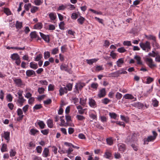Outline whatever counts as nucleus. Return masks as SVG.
Listing matches in <instances>:
<instances>
[{"instance_id":"4be33fe9","label":"nucleus","mask_w":160,"mask_h":160,"mask_svg":"<svg viewBox=\"0 0 160 160\" xmlns=\"http://www.w3.org/2000/svg\"><path fill=\"white\" fill-rule=\"evenodd\" d=\"M107 144L109 145H112L113 144V140L112 138H109L106 139Z\"/></svg>"},{"instance_id":"b1692460","label":"nucleus","mask_w":160,"mask_h":160,"mask_svg":"<svg viewBox=\"0 0 160 160\" xmlns=\"http://www.w3.org/2000/svg\"><path fill=\"white\" fill-rule=\"evenodd\" d=\"M11 58L12 60H15L19 58V56L17 53H13L12 55Z\"/></svg>"},{"instance_id":"1a4fd4ad","label":"nucleus","mask_w":160,"mask_h":160,"mask_svg":"<svg viewBox=\"0 0 160 160\" xmlns=\"http://www.w3.org/2000/svg\"><path fill=\"white\" fill-rule=\"evenodd\" d=\"M118 147L119 151L122 152H124L126 149V146L124 144L119 143L118 144Z\"/></svg>"},{"instance_id":"6e6d98bb","label":"nucleus","mask_w":160,"mask_h":160,"mask_svg":"<svg viewBox=\"0 0 160 160\" xmlns=\"http://www.w3.org/2000/svg\"><path fill=\"white\" fill-rule=\"evenodd\" d=\"M41 132L44 135H47L49 132V130L48 129H44L41 131Z\"/></svg>"},{"instance_id":"774afa93","label":"nucleus","mask_w":160,"mask_h":160,"mask_svg":"<svg viewBox=\"0 0 160 160\" xmlns=\"http://www.w3.org/2000/svg\"><path fill=\"white\" fill-rule=\"evenodd\" d=\"M58 48H55L52 50V53L53 54H55L58 53Z\"/></svg>"},{"instance_id":"13d9d810","label":"nucleus","mask_w":160,"mask_h":160,"mask_svg":"<svg viewBox=\"0 0 160 160\" xmlns=\"http://www.w3.org/2000/svg\"><path fill=\"white\" fill-rule=\"evenodd\" d=\"M42 108V106L41 104H37L33 107V109H34L38 110Z\"/></svg>"},{"instance_id":"3c124183","label":"nucleus","mask_w":160,"mask_h":160,"mask_svg":"<svg viewBox=\"0 0 160 160\" xmlns=\"http://www.w3.org/2000/svg\"><path fill=\"white\" fill-rule=\"evenodd\" d=\"M98 86L97 83H92L91 85V87L93 88L97 89Z\"/></svg>"},{"instance_id":"5701e85b","label":"nucleus","mask_w":160,"mask_h":160,"mask_svg":"<svg viewBox=\"0 0 160 160\" xmlns=\"http://www.w3.org/2000/svg\"><path fill=\"white\" fill-rule=\"evenodd\" d=\"M49 16L50 19L52 20H55L56 18V14L54 13H49Z\"/></svg>"},{"instance_id":"052dcab7","label":"nucleus","mask_w":160,"mask_h":160,"mask_svg":"<svg viewBox=\"0 0 160 160\" xmlns=\"http://www.w3.org/2000/svg\"><path fill=\"white\" fill-rule=\"evenodd\" d=\"M10 156L12 157L14 156L16 154V152L13 150L12 149L10 152Z\"/></svg>"},{"instance_id":"0e129e2a","label":"nucleus","mask_w":160,"mask_h":160,"mask_svg":"<svg viewBox=\"0 0 160 160\" xmlns=\"http://www.w3.org/2000/svg\"><path fill=\"white\" fill-rule=\"evenodd\" d=\"M52 100L50 99H48L46 101H44V103L45 104L48 105L51 103Z\"/></svg>"},{"instance_id":"2f4dec72","label":"nucleus","mask_w":160,"mask_h":160,"mask_svg":"<svg viewBox=\"0 0 160 160\" xmlns=\"http://www.w3.org/2000/svg\"><path fill=\"white\" fill-rule=\"evenodd\" d=\"M30 35L32 38H36L38 37V36L36 34V32L35 31L32 32L30 34Z\"/></svg>"},{"instance_id":"09e8293b","label":"nucleus","mask_w":160,"mask_h":160,"mask_svg":"<svg viewBox=\"0 0 160 160\" xmlns=\"http://www.w3.org/2000/svg\"><path fill=\"white\" fill-rule=\"evenodd\" d=\"M7 99L8 101L11 102L12 100V95L9 94L7 95Z\"/></svg>"},{"instance_id":"864d4df0","label":"nucleus","mask_w":160,"mask_h":160,"mask_svg":"<svg viewBox=\"0 0 160 160\" xmlns=\"http://www.w3.org/2000/svg\"><path fill=\"white\" fill-rule=\"evenodd\" d=\"M122 95L121 93L117 92L116 95V97L118 99H120L122 98Z\"/></svg>"},{"instance_id":"39448f33","label":"nucleus","mask_w":160,"mask_h":160,"mask_svg":"<svg viewBox=\"0 0 160 160\" xmlns=\"http://www.w3.org/2000/svg\"><path fill=\"white\" fill-rule=\"evenodd\" d=\"M89 104L92 108H95L97 107V104L95 101L92 98H89Z\"/></svg>"},{"instance_id":"bf43d9fd","label":"nucleus","mask_w":160,"mask_h":160,"mask_svg":"<svg viewBox=\"0 0 160 160\" xmlns=\"http://www.w3.org/2000/svg\"><path fill=\"white\" fill-rule=\"evenodd\" d=\"M66 45H64L61 47V51L62 52L64 53L66 51L67 48H66Z\"/></svg>"},{"instance_id":"4d7b16f0","label":"nucleus","mask_w":160,"mask_h":160,"mask_svg":"<svg viewBox=\"0 0 160 160\" xmlns=\"http://www.w3.org/2000/svg\"><path fill=\"white\" fill-rule=\"evenodd\" d=\"M114 157L116 159H119L121 158L120 154L118 152H115L114 154Z\"/></svg>"},{"instance_id":"0eeeda50","label":"nucleus","mask_w":160,"mask_h":160,"mask_svg":"<svg viewBox=\"0 0 160 160\" xmlns=\"http://www.w3.org/2000/svg\"><path fill=\"white\" fill-rule=\"evenodd\" d=\"M112 155L111 152L108 150H106L103 155V157L107 159H109Z\"/></svg>"},{"instance_id":"6ab92c4d","label":"nucleus","mask_w":160,"mask_h":160,"mask_svg":"<svg viewBox=\"0 0 160 160\" xmlns=\"http://www.w3.org/2000/svg\"><path fill=\"white\" fill-rule=\"evenodd\" d=\"M10 132H4L3 135V137L6 140L8 141L10 139Z\"/></svg>"},{"instance_id":"c756f323","label":"nucleus","mask_w":160,"mask_h":160,"mask_svg":"<svg viewBox=\"0 0 160 160\" xmlns=\"http://www.w3.org/2000/svg\"><path fill=\"white\" fill-rule=\"evenodd\" d=\"M48 126L50 128H52L53 126V121L51 119H49L47 121Z\"/></svg>"},{"instance_id":"c9c22d12","label":"nucleus","mask_w":160,"mask_h":160,"mask_svg":"<svg viewBox=\"0 0 160 160\" xmlns=\"http://www.w3.org/2000/svg\"><path fill=\"white\" fill-rule=\"evenodd\" d=\"M44 58L45 59H47L49 58L50 56V54L49 52L48 51L45 52L44 53Z\"/></svg>"},{"instance_id":"bb28decb","label":"nucleus","mask_w":160,"mask_h":160,"mask_svg":"<svg viewBox=\"0 0 160 160\" xmlns=\"http://www.w3.org/2000/svg\"><path fill=\"white\" fill-rule=\"evenodd\" d=\"M30 66L31 68L34 69H36L38 68L37 64V63H33L32 62H31L30 63Z\"/></svg>"},{"instance_id":"f704fd0d","label":"nucleus","mask_w":160,"mask_h":160,"mask_svg":"<svg viewBox=\"0 0 160 160\" xmlns=\"http://www.w3.org/2000/svg\"><path fill=\"white\" fill-rule=\"evenodd\" d=\"M4 12L7 15L9 16L11 14V12L10 10L8 8H5L4 10Z\"/></svg>"},{"instance_id":"9b49d317","label":"nucleus","mask_w":160,"mask_h":160,"mask_svg":"<svg viewBox=\"0 0 160 160\" xmlns=\"http://www.w3.org/2000/svg\"><path fill=\"white\" fill-rule=\"evenodd\" d=\"M60 120L61 122V124H60L61 126L67 127L68 126H72L71 125L69 124L68 122H65V121L62 118V117H60Z\"/></svg>"},{"instance_id":"79ce46f5","label":"nucleus","mask_w":160,"mask_h":160,"mask_svg":"<svg viewBox=\"0 0 160 160\" xmlns=\"http://www.w3.org/2000/svg\"><path fill=\"white\" fill-rule=\"evenodd\" d=\"M38 132V130L34 129H32L30 130L31 134L33 135H35V134Z\"/></svg>"},{"instance_id":"c03bdc74","label":"nucleus","mask_w":160,"mask_h":160,"mask_svg":"<svg viewBox=\"0 0 160 160\" xmlns=\"http://www.w3.org/2000/svg\"><path fill=\"white\" fill-rule=\"evenodd\" d=\"M42 58V55L40 54L37 55L35 59V61H39Z\"/></svg>"},{"instance_id":"dca6fc26","label":"nucleus","mask_w":160,"mask_h":160,"mask_svg":"<svg viewBox=\"0 0 160 160\" xmlns=\"http://www.w3.org/2000/svg\"><path fill=\"white\" fill-rule=\"evenodd\" d=\"M68 66L64 64H62L60 66V69L62 70H64L70 73V70L68 69Z\"/></svg>"},{"instance_id":"f3484780","label":"nucleus","mask_w":160,"mask_h":160,"mask_svg":"<svg viewBox=\"0 0 160 160\" xmlns=\"http://www.w3.org/2000/svg\"><path fill=\"white\" fill-rule=\"evenodd\" d=\"M98 60V59L94 58L90 59H87L86 61L88 64L91 65L93 63L96 62Z\"/></svg>"},{"instance_id":"c85d7f7f","label":"nucleus","mask_w":160,"mask_h":160,"mask_svg":"<svg viewBox=\"0 0 160 160\" xmlns=\"http://www.w3.org/2000/svg\"><path fill=\"white\" fill-rule=\"evenodd\" d=\"M38 124L41 129H43L45 128V124L42 121H39L38 122Z\"/></svg>"},{"instance_id":"37998d69","label":"nucleus","mask_w":160,"mask_h":160,"mask_svg":"<svg viewBox=\"0 0 160 160\" xmlns=\"http://www.w3.org/2000/svg\"><path fill=\"white\" fill-rule=\"evenodd\" d=\"M123 44L125 46H132L131 42L130 41H124L123 42Z\"/></svg>"},{"instance_id":"412c9836","label":"nucleus","mask_w":160,"mask_h":160,"mask_svg":"<svg viewBox=\"0 0 160 160\" xmlns=\"http://www.w3.org/2000/svg\"><path fill=\"white\" fill-rule=\"evenodd\" d=\"M85 18L82 16H80L79 18L77 19V21L79 23L82 25L85 21Z\"/></svg>"},{"instance_id":"f03ea898","label":"nucleus","mask_w":160,"mask_h":160,"mask_svg":"<svg viewBox=\"0 0 160 160\" xmlns=\"http://www.w3.org/2000/svg\"><path fill=\"white\" fill-rule=\"evenodd\" d=\"M139 45L141 48L144 50H147V51H148V50H149L151 48L150 43L148 41H146L145 43H140Z\"/></svg>"},{"instance_id":"338daca9","label":"nucleus","mask_w":160,"mask_h":160,"mask_svg":"<svg viewBox=\"0 0 160 160\" xmlns=\"http://www.w3.org/2000/svg\"><path fill=\"white\" fill-rule=\"evenodd\" d=\"M120 118L121 119L126 122H128V118L125 117L124 116L121 115Z\"/></svg>"},{"instance_id":"5fc2aeb1","label":"nucleus","mask_w":160,"mask_h":160,"mask_svg":"<svg viewBox=\"0 0 160 160\" xmlns=\"http://www.w3.org/2000/svg\"><path fill=\"white\" fill-rule=\"evenodd\" d=\"M34 2L36 5L38 6L40 5L42 3L41 0H34Z\"/></svg>"},{"instance_id":"a211bd4d","label":"nucleus","mask_w":160,"mask_h":160,"mask_svg":"<svg viewBox=\"0 0 160 160\" xmlns=\"http://www.w3.org/2000/svg\"><path fill=\"white\" fill-rule=\"evenodd\" d=\"M120 75L119 74V71H117L116 72L110 73L109 74V76L110 77H118L119 75Z\"/></svg>"},{"instance_id":"cd10ccee","label":"nucleus","mask_w":160,"mask_h":160,"mask_svg":"<svg viewBox=\"0 0 160 160\" xmlns=\"http://www.w3.org/2000/svg\"><path fill=\"white\" fill-rule=\"evenodd\" d=\"M158 102L155 98L152 100V104L154 107H157L158 105Z\"/></svg>"},{"instance_id":"393cba45","label":"nucleus","mask_w":160,"mask_h":160,"mask_svg":"<svg viewBox=\"0 0 160 160\" xmlns=\"http://www.w3.org/2000/svg\"><path fill=\"white\" fill-rule=\"evenodd\" d=\"M123 97L126 99H132L134 98V97L131 94H126L123 96Z\"/></svg>"},{"instance_id":"a18cd8bd","label":"nucleus","mask_w":160,"mask_h":160,"mask_svg":"<svg viewBox=\"0 0 160 160\" xmlns=\"http://www.w3.org/2000/svg\"><path fill=\"white\" fill-rule=\"evenodd\" d=\"M44 91L45 89L43 88H39L38 89V92L39 94L44 93Z\"/></svg>"},{"instance_id":"72a5a7b5","label":"nucleus","mask_w":160,"mask_h":160,"mask_svg":"<svg viewBox=\"0 0 160 160\" xmlns=\"http://www.w3.org/2000/svg\"><path fill=\"white\" fill-rule=\"evenodd\" d=\"M134 58L137 61L138 64H142V62L141 61V58L140 57L136 55L135 56Z\"/></svg>"},{"instance_id":"4c0bfd02","label":"nucleus","mask_w":160,"mask_h":160,"mask_svg":"<svg viewBox=\"0 0 160 160\" xmlns=\"http://www.w3.org/2000/svg\"><path fill=\"white\" fill-rule=\"evenodd\" d=\"M146 80L147 81L146 83L147 84H150L153 81L154 79L152 78L148 77L147 78Z\"/></svg>"},{"instance_id":"20e7f679","label":"nucleus","mask_w":160,"mask_h":160,"mask_svg":"<svg viewBox=\"0 0 160 160\" xmlns=\"http://www.w3.org/2000/svg\"><path fill=\"white\" fill-rule=\"evenodd\" d=\"M85 85V83L82 82L77 83L75 86V88L77 91L79 90H81Z\"/></svg>"},{"instance_id":"f257e3e1","label":"nucleus","mask_w":160,"mask_h":160,"mask_svg":"<svg viewBox=\"0 0 160 160\" xmlns=\"http://www.w3.org/2000/svg\"><path fill=\"white\" fill-rule=\"evenodd\" d=\"M153 136H150L147 138H145L144 139V144H148L149 142L153 141L156 139L157 136V133L154 131L152 132Z\"/></svg>"},{"instance_id":"49530a36","label":"nucleus","mask_w":160,"mask_h":160,"mask_svg":"<svg viewBox=\"0 0 160 160\" xmlns=\"http://www.w3.org/2000/svg\"><path fill=\"white\" fill-rule=\"evenodd\" d=\"M110 101V100L107 98H105L102 100V102L104 104H107Z\"/></svg>"},{"instance_id":"7ed1b4c3","label":"nucleus","mask_w":160,"mask_h":160,"mask_svg":"<svg viewBox=\"0 0 160 160\" xmlns=\"http://www.w3.org/2000/svg\"><path fill=\"white\" fill-rule=\"evenodd\" d=\"M146 62L148 66L151 68L156 67V65L153 63V60L151 58H146Z\"/></svg>"},{"instance_id":"a19ab883","label":"nucleus","mask_w":160,"mask_h":160,"mask_svg":"<svg viewBox=\"0 0 160 160\" xmlns=\"http://www.w3.org/2000/svg\"><path fill=\"white\" fill-rule=\"evenodd\" d=\"M80 103L83 106H84L86 103V101L84 100L83 98H80Z\"/></svg>"},{"instance_id":"de8ad7c7","label":"nucleus","mask_w":160,"mask_h":160,"mask_svg":"<svg viewBox=\"0 0 160 160\" xmlns=\"http://www.w3.org/2000/svg\"><path fill=\"white\" fill-rule=\"evenodd\" d=\"M126 50L124 47H121L118 49V51L120 53H122L126 51Z\"/></svg>"},{"instance_id":"ea45409f","label":"nucleus","mask_w":160,"mask_h":160,"mask_svg":"<svg viewBox=\"0 0 160 160\" xmlns=\"http://www.w3.org/2000/svg\"><path fill=\"white\" fill-rule=\"evenodd\" d=\"M38 8L35 6H33L32 7L31 9V12L32 13H34L37 11L38 10Z\"/></svg>"},{"instance_id":"8fccbe9b","label":"nucleus","mask_w":160,"mask_h":160,"mask_svg":"<svg viewBox=\"0 0 160 160\" xmlns=\"http://www.w3.org/2000/svg\"><path fill=\"white\" fill-rule=\"evenodd\" d=\"M39 82L42 85H47L48 84V82L46 80H41Z\"/></svg>"},{"instance_id":"ddd939ff","label":"nucleus","mask_w":160,"mask_h":160,"mask_svg":"<svg viewBox=\"0 0 160 160\" xmlns=\"http://www.w3.org/2000/svg\"><path fill=\"white\" fill-rule=\"evenodd\" d=\"M59 91L60 95L62 96L64 93H67V88L66 87H64L63 88L61 87L59 90Z\"/></svg>"},{"instance_id":"e433bc0d","label":"nucleus","mask_w":160,"mask_h":160,"mask_svg":"<svg viewBox=\"0 0 160 160\" xmlns=\"http://www.w3.org/2000/svg\"><path fill=\"white\" fill-rule=\"evenodd\" d=\"M111 118L115 119L117 117V115L114 112H109V114Z\"/></svg>"},{"instance_id":"e2e57ef3","label":"nucleus","mask_w":160,"mask_h":160,"mask_svg":"<svg viewBox=\"0 0 160 160\" xmlns=\"http://www.w3.org/2000/svg\"><path fill=\"white\" fill-rule=\"evenodd\" d=\"M64 23L63 22H61L59 25L60 28L61 29L63 30L64 29Z\"/></svg>"},{"instance_id":"423d86ee","label":"nucleus","mask_w":160,"mask_h":160,"mask_svg":"<svg viewBox=\"0 0 160 160\" xmlns=\"http://www.w3.org/2000/svg\"><path fill=\"white\" fill-rule=\"evenodd\" d=\"M106 94V92L105 88H103L101 89L99 92L98 95L99 98H102L104 97Z\"/></svg>"},{"instance_id":"4468645a","label":"nucleus","mask_w":160,"mask_h":160,"mask_svg":"<svg viewBox=\"0 0 160 160\" xmlns=\"http://www.w3.org/2000/svg\"><path fill=\"white\" fill-rule=\"evenodd\" d=\"M26 74L28 77H31L32 75H35V72L32 70H28L26 72Z\"/></svg>"},{"instance_id":"58836bf2","label":"nucleus","mask_w":160,"mask_h":160,"mask_svg":"<svg viewBox=\"0 0 160 160\" xmlns=\"http://www.w3.org/2000/svg\"><path fill=\"white\" fill-rule=\"evenodd\" d=\"M146 37L148 39H152L154 41H156V38L154 36L151 35H149L148 36H146Z\"/></svg>"},{"instance_id":"a878e982","label":"nucleus","mask_w":160,"mask_h":160,"mask_svg":"<svg viewBox=\"0 0 160 160\" xmlns=\"http://www.w3.org/2000/svg\"><path fill=\"white\" fill-rule=\"evenodd\" d=\"M42 25L41 23H38L34 26V28L36 29H40L42 28Z\"/></svg>"},{"instance_id":"473e14b6","label":"nucleus","mask_w":160,"mask_h":160,"mask_svg":"<svg viewBox=\"0 0 160 160\" xmlns=\"http://www.w3.org/2000/svg\"><path fill=\"white\" fill-rule=\"evenodd\" d=\"M7 145L5 144H3L1 148V151L2 152L7 151Z\"/></svg>"},{"instance_id":"f8f14e48","label":"nucleus","mask_w":160,"mask_h":160,"mask_svg":"<svg viewBox=\"0 0 160 160\" xmlns=\"http://www.w3.org/2000/svg\"><path fill=\"white\" fill-rule=\"evenodd\" d=\"M14 81L18 87H21L23 85L22 81L20 79H16L14 80Z\"/></svg>"},{"instance_id":"603ef678","label":"nucleus","mask_w":160,"mask_h":160,"mask_svg":"<svg viewBox=\"0 0 160 160\" xmlns=\"http://www.w3.org/2000/svg\"><path fill=\"white\" fill-rule=\"evenodd\" d=\"M38 153H40L42 151V148L40 146H38L36 148Z\"/></svg>"},{"instance_id":"680f3d73","label":"nucleus","mask_w":160,"mask_h":160,"mask_svg":"<svg viewBox=\"0 0 160 160\" xmlns=\"http://www.w3.org/2000/svg\"><path fill=\"white\" fill-rule=\"evenodd\" d=\"M74 131V128H69L68 129V132L69 134H71L73 133Z\"/></svg>"},{"instance_id":"9d476101","label":"nucleus","mask_w":160,"mask_h":160,"mask_svg":"<svg viewBox=\"0 0 160 160\" xmlns=\"http://www.w3.org/2000/svg\"><path fill=\"white\" fill-rule=\"evenodd\" d=\"M49 150L48 148H44L42 154V156L43 157L46 158L49 156Z\"/></svg>"},{"instance_id":"aec40b11","label":"nucleus","mask_w":160,"mask_h":160,"mask_svg":"<svg viewBox=\"0 0 160 160\" xmlns=\"http://www.w3.org/2000/svg\"><path fill=\"white\" fill-rule=\"evenodd\" d=\"M15 26L17 29H19L22 27V22H19L18 21L16 22Z\"/></svg>"},{"instance_id":"7c9ffc66","label":"nucleus","mask_w":160,"mask_h":160,"mask_svg":"<svg viewBox=\"0 0 160 160\" xmlns=\"http://www.w3.org/2000/svg\"><path fill=\"white\" fill-rule=\"evenodd\" d=\"M123 63V59L122 58L119 59L117 62V65L118 67H121V65Z\"/></svg>"},{"instance_id":"6e6552de","label":"nucleus","mask_w":160,"mask_h":160,"mask_svg":"<svg viewBox=\"0 0 160 160\" xmlns=\"http://www.w3.org/2000/svg\"><path fill=\"white\" fill-rule=\"evenodd\" d=\"M39 33L41 37L45 41L47 42H49L50 40L48 35H46L41 32H40Z\"/></svg>"},{"instance_id":"69168bd1","label":"nucleus","mask_w":160,"mask_h":160,"mask_svg":"<svg viewBox=\"0 0 160 160\" xmlns=\"http://www.w3.org/2000/svg\"><path fill=\"white\" fill-rule=\"evenodd\" d=\"M28 107L29 105H26L22 109L24 113H25L27 111Z\"/></svg>"},{"instance_id":"2eb2a0df","label":"nucleus","mask_w":160,"mask_h":160,"mask_svg":"<svg viewBox=\"0 0 160 160\" xmlns=\"http://www.w3.org/2000/svg\"><path fill=\"white\" fill-rule=\"evenodd\" d=\"M18 99L17 100V102L19 103L20 106H22L23 103L26 101V100L23 97H18Z\"/></svg>"}]
</instances>
